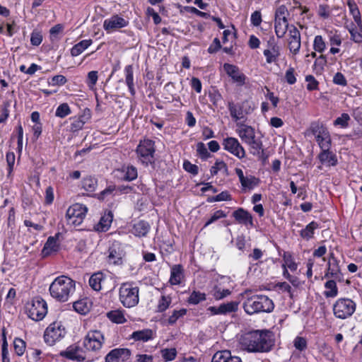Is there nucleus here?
<instances>
[{"label": "nucleus", "mask_w": 362, "mask_h": 362, "mask_svg": "<svg viewBox=\"0 0 362 362\" xmlns=\"http://www.w3.org/2000/svg\"><path fill=\"white\" fill-rule=\"evenodd\" d=\"M223 69L228 76L232 78L233 82L238 86H242L245 83L246 76L237 66L226 63L223 64Z\"/></svg>", "instance_id": "17"}, {"label": "nucleus", "mask_w": 362, "mask_h": 362, "mask_svg": "<svg viewBox=\"0 0 362 362\" xmlns=\"http://www.w3.org/2000/svg\"><path fill=\"white\" fill-rule=\"evenodd\" d=\"M117 191V187L115 185H110L107 186L104 190L101 191L98 194V199L100 200H104L106 197L109 195H114V192Z\"/></svg>", "instance_id": "59"}, {"label": "nucleus", "mask_w": 362, "mask_h": 362, "mask_svg": "<svg viewBox=\"0 0 362 362\" xmlns=\"http://www.w3.org/2000/svg\"><path fill=\"white\" fill-rule=\"evenodd\" d=\"M317 158L322 165L328 167L336 166L338 163L336 154L331 151L330 149L321 151Z\"/></svg>", "instance_id": "21"}, {"label": "nucleus", "mask_w": 362, "mask_h": 362, "mask_svg": "<svg viewBox=\"0 0 362 362\" xmlns=\"http://www.w3.org/2000/svg\"><path fill=\"white\" fill-rule=\"evenodd\" d=\"M340 268L339 266V262L335 261V263L330 262L328 264L327 272L325 274V278L329 279L335 275H340Z\"/></svg>", "instance_id": "42"}, {"label": "nucleus", "mask_w": 362, "mask_h": 362, "mask_svg": "<svg viewBox=\"0 0 362 362\" xmlns=\"http://www.w3.org/2000/svg\"><path fill=\"white\" fill-rule=\"evenodd\" d=\"M350 116L347 113H342L340 117H337L334 121V126H340L342 128H346L349 126V121Z\"/></svg>", "instance_id": "53"}, {"label": "nucleus", "mask_w": 362, "mask_h": 362, "mask_svg": "<svg viewBox=\"0 0 362 362\" xmlns=\"http://www.w3.org/2000/svg\"><path fill=\"white\" fill-rule=\"evenodd\" d=\"M92 40H83L76 44L71 49V55L76 57L81 54L85 49H86L91 44Z\"/></svg>", "instance_id": "31"}, {"label": "nucleus", "mask_w": 362, "mask_h": 362, "mask_svg": "<svg viewBox=\"0 0 362 362\" xmlns=\"http://www.w3.org/2000/svg\"><path fill=\"white\" fill-rule=\"evenodd\" d=\"M81 185L86 191L93 192L97 187L98 180L95 177L87 176L83 179Z\"/></svg>", "instance_id": "37"}, {"label": "nucleus", "mask_w": 362, "mask_h": 362, "mask_svg": "<svg viewBox=\"0 0 362 362\" xmlns=\"http://www.w3.org/2000/svg\"><path fill=\"white\" fill-rule=\"evenodd\" d=\"M260 182V180L254 175H250L245 177L244 182H241V186L243 191L247 189L251 190L255 187L258 186Z\"/></svg>", "instance_id": "32"}, {"label": "nucleus", "mask_w": 362, "mask_h": 362, "mask_svg": "<svg viewBox=\"0 0 362 362\" xmlns=\"http://www.w3.org/2000/svg\"><path fill=\"white\" fill-rule=\"evenodd\" d=\"M347 6L349 13L353 16L355 23H361V17L359 8L354 0H347Z\"/></svg>", "instance_id": "35"}, {"label": "nucleus", "mask_w": 362, "mask_h": 362, "mask_svg": "<svg viewBox=\"0 0 362 362\" xmlns=\"http://www.w3.org/2000/svg\"><path fill=\"white\" fill-rule=\"evenodd\" d=\"M63 30L64 27L62 24H56L54 27H52L49 30L51 41L53 42L59 39V35L62 34Z\"/></svg>", "instance_id": "52"}, {"label": "nucleus", "mask_w": 362, "mask_h": 362, "mask_svg": "<svg viewBox=\"0 0 362 362\" xmlns=\"http://www.w3.org/2000/svg\"><path fill=\"white\" fill-rule=\"evenodd\" d=\"M125 82L132 96H134L136 90L134 84V71L132 65H127L124 68Z\"/></svg>", "instance_id": "29"}, {"label": "nucleus", "mask_w": 362, "mask_h": 362, "mask_svg": "<svg viewBox=\"0 0 362 362\" xmlns=\"http://www.w3.org/2000/svg\"><path fill=\"white\" fill-rule=\"evenodd\" d=\"M139 288L133 283H123L119 291V300L126 308H132L139 303Z\"/></svg>", "instance_id": "4"}, {"label": "nucleus", "mask_w": 362, "mask_h": 362, "mask_svg": "<svg viewBox=\"0 0 362 362\" xmlns=\"http://www.w3.org/2000/svg\"><path fill=\"white\" fill-rule=\"evenodd\" d=\"M83 354V351L82 348L74 344L68 346L66 350L62 351L59 353V356L71 361L82 362L86 359Z\"/></svg>", "instance_id": "16"}, {"label": "nucleus", "mask_w": 362, "mask_h": 362, "mask_svg": "<svg viewBox=\"0 0 362 362\" xmlns=\"http://www.w3.org/2000/svg\"><path fill=\"white\" fill-rule=\"evenodd\" d=\"M325 287L327 289L324 292V296L326 298H334L337 296L338 288L334 280H328L325 283Z\"/></svg>", "instance_id": "36"}, {"label": "nucleus", "mask_w": 362, "mask_h": 362, "mask_svg": "<svg viewBox=\"0 0 362 362\" xmlns=\"http://www.w3.org/2000/svg\"><path fill=\"white\" fill-rule=\"evenodd\" d=\"M233 217L240 223L245 226H254L252 216L245 209L238 208L232 214Z\"/></svg>", "instance_id": "20"}, {"label": "nucleus", "mask_w": 362, "mask_h": 362, "mask_svg": "<svg viewBox=\"0 0 362 362\" xmlns=\"http://www.w3.org/2000/svg\"><path fill=\"white\" fill-rule=\"evenodd\" d=\"M209 98L212 104L217 107L218 103L222 100L223 97L218 89H213L209 93Z\"/></svg>", "instance_id": "56"}, {"label": "nucleus", "mask_w": 362, "mask_h": 362, "mask_svg": "<svg viewBox=\"0 0 362 362\" xmlns=\"http://www.w3.org/2000/svg\"><path fill=\"white\" fill-rule=\"evenodd\" d=\"M58 235L59 234H57L54 237L50 236L48 238L42 250L43 257H47L52 253L58 252L59 250V245L57 240Z\"/></svg>", "instance_id": "22"}, {"label": "nucleus", "mask_w": 362, "mask_h": 362, "mask_svg": "<svg viewBox=\"0 0 362 362\" xmlns=\"http://www.w3.org/2000/svg\"><path fill=\"white\" fill-rule=\"evenodd\" d=\"M131 356V351L126 348L111 350L105 357V362H125Z\"/></svg>", "instance_id": "15"}, {"label": "nucleus", "mask_w": 362, "mask_h": 362, "mask_svg": "<svg viewBox=\"0 0 362 362\" xmlns=\"http://www.w3.org/2000/svg\"><path fill=\"white\" fill-rule=\"evenodd\" d=\"M187 310L185 308H182L179 310H175L173 312V314L169 317L168 320V323L170 325H173L176 323L177 320L185 316L187 314Z\"/></svg>", "instance_id": "47"}, {"label": "nucleus", "mask_w": 362, "mask_h": 362, "mask_svg": "<svg viewBox=\"0 0 362 362\" xmlns=\"http://www.w3.org/2000/svg\"><path fill=\"white\" fill-rule=\"evenodd\" d=\"M160 352L165 362L173 361L177 356V350L175 348L163 349Z\"/></svg>", "instance_id": "46"}, {"label": "nucleus", "mask_w": 362, "mask_h": 362, "mask_svg": "<svg viewBox=\"0 0 362 362\" xmlns=\"http://www.w3.org/2000/svg\"><path fill=\"white\" fill-rule=\"evenodd\" d=\"M351 39L356 43L362 42V24H348Z\"/></svg>", "instance_id": "28"}, {"label": "nucleus", "mask_w": 362, "mask_h": 362, "mask_svg": "<svg viewBox=\"0 0 362 362\" xmlns=\"http://www.w3.org/2000/svg\"><path fill=\"white\" fill-rule=\"evenodd\" d=\"M289 15L288 8L284 5L279 6L275 11V23H287V16Z\"/></svg>", "instance_id": "39"}, {"label": "nucleus", "mask_w": 362, "mask_h": 362, "mask_svg": "<svg viewBox=\"0 0 362 362\" xmlns=\"http://www.w3.org/2000/svg\"><path fill=\"white\" fill-rule=\"evenodd\" d=\"M243 345L249 352H269L274 346V338L272 332L255 330L245 335Z\"/></svg>", "instance_id": "1"}, {"label": "nucleus", "mask_w": 362, "mask_h": 362, "mask_svg": "<svg viewBox=\"0 0 362 362\" xmlns=\"http://www.w3.org/2000/svg\"><path fill=\"white\" fill-rule=\"evenodd\" d=\"M206 299V294L204 293L193 291L188 297L187 302L190 305H197Z\"/></svg>", "instance_id": "38"}, {"label": "nucleus", "mask_w": 362, "mask_h": 362, "mask_svg": "<svg viewBox=\"0 0 362 362\" xmlns=\"http://www.w3.org/2000/svg\"><path fill=\"white\" fill-rule=\"evenodd\" d=\"M284 271H283V276L285 279H286L289 282L295 287H298L300 284L299 279L296 276H292L289 274L288 272V269L286 268V266L285 264L282 265Z\"/></svg>", "instance_id": "55"}, {"label": "nucleus", "mask_w": 362, "mask_h": 362, "mask_svg": "<svg viewBox=\"0 0 362 362\" xmlns=\"http://www.w3.org/2000/svg\"><path fill=\"white\" fill-rule=\"evenodd\" d=\"M236 125L238 127L237 133L245 143L248 144L255 139V129L251 126L242 122H237Z\"/></svg>", "instance_id": "19"}, {"label": "nucleus", "mask_w": 362, "mask_h": 362, "mask_svg": "<svg viewBox=\"0 0 362 362\" xmlns=\"http://www.w3.org/2000/svg\"><path fill=\"white\" fill-rule=\"evenodd\" d=\"M183 268L181 264H175L171 268L170 283L172 285H179L184 276Z\"/></svg>", "instance_id": "25"}, {"label": "nucleus", "mask_w": 362, "mask_h": 362, "mask_svg": "<svg viewBox=\"0 0 362 362\" xmlns=\"http://www.w3.org/2000/svg\"><path fill=\"white\" fill-rule=\"evenodd\" d=\"M224 170L226 173L228 172V166L226 163L223 160H216L214 165L210 169V173L211 176H214L218 174V171Z\"/></svg>", "instance_id": "48"}, {"label": "nucleus", "mask_w": 362, "mask_h": 362, "mask_svg": "<svg viewBox=\"0 0 362 362\" xmlns=\"http://www.w3.org/2000/svg\"><path fill=\"white\" fill-rule=\"evenodd\" d=\"M264 55L266 57L267 62L271 64L276 62L279 55V50L274 47L272 49L264 50Z\"/></svg>", "instance_id": "49"}, {"label": "nucleus", "mask_w": 362, "mask_h": 362, "mask_svg": "<svg viewBox=\"0 0 362 362\" xmlns=\"http://www.w3.org/2000/svg\"><path fill=\"white\" fill-rule=\"evenodd\" d=\"M319 228V224L315 221H312L308 224L305 228L300 231V235L302 238L309 240L313 238L315 230Z\"/></svg>", "instance_id": "30"}, {"label": "nucleus", "mask_w": 362, "mask_h": 362, "mask_svg": "<svg viewBox=\"0 0 362 362\" xmlns=\"http://www.w3.org/2000/svg\"><path fill=\"white\" fill-rule=\"evenodd\" d=\"M76 282L71 278L62 275L57 277L49 286L51 296L59 302H66L75 292Z\"/></svg>", "instance_id": "2"}, {"label": "nucleus", "mask_w": 362, "mask_h": 362, "mask_svg": "<svg viewBox=\"0 0 362 362\" xmlns=\"http://www.w3.org/2000/svg\"><path fill=\"white\" fill-rule=\"evenodd\" d=\"M90 118L91 111L89 108L86 107L81 115L69 118L70 131L74 133L81 130L84 124L87 123Z\"/></svg>", "instance_id": "13"}, {"label": "nucleus", "mask_w": 362, "mask_h": 362, "mask_svg": "<svg viewBox=\"0 0 362 362\" xmlns=\"http://www.w3.org/2000/svg\"><path fill=\"white\" fill-rule=\"evenodd\" d=\"M248 145L251 148V153H252L254 156H257V154L262 153L263 145L260 140L255 139L250 143H249Z\"/></svg>", "instance_id": "50"}, {"label": "nucleus", "mask_w": 362, "mask_h": 362, "mask_svg": "<svg viewBox=\"0 0 362 362\" xmlns=\"http://www.w3.org/2000/svg\"><path fill=\"white\" fill-rule=\"evenodd\" d=\"M223 148L234 155L235 156L243 158L245 156V151L243 147L236 138L227 137L223 141Z\"/></svg>", "instance_id": "14"}, {"label": "nucleus", "mask_w": 362, "mask_h": 362, "mask_svg": "<svg viewBox=\"0 0 362 362\" xmlns=\"http://www.w3.org/2000/svg\"><path fill=\"white\" fill-rule=\"evenodd\" d=\"M228 108L232 119L238 122L243 119L245 115L251 114L255 110V105L252 101L248 100H245L238 103L228 101Z\"/></svg>", "instance_id": "7"}, {"label": "nucleus", "mask_w": 362, "mask_h": 362, "mask_svg": "<svg viewBox=\"0 0 362 362\" xmlns=\"http://www.w3.org/2000/svg\"><path fill=\"white\" fill-rule=\"evenodd\" d=\"M324 134L325 136L323 134L315 138L316 141L322 151L330 149L332 145V139L329 131L327 130Z\"/></svg>", "instance_id": "34"}, {"label": "nucleus", "mask_w": 362, "mask_h": 362, "mask_svg": "<svg viewBox=\"0 0 362 362\" xmlns=\"http://www.w3.org/2000/svg\"><path fill=\"white\" fill-rule=\"evenodd\" d=\"M107 317L110 321L117 324H122L127 321L122 312L118 310L108 312Z\"/></svg>", "instance_id": "40"}, {"label": "nucleus", "mask_w": 362, "mask_h": 362, "mask_svg": "<svg viewBox=\"0 0 362 362\" xmlns=\"http://www.w3.org/2000/svg\"><path fill=\"white\" fill-rule=\"evenodd\" d=\"M106 276L103 272H95L89 279V286L93 290L100 291L103 288Z\"/></svg>", "instance_id": "23"}, {"label": "nucleus", "mask_w": 362, "mask_h": 362, "mask_svg": "<svg viewBox=\"0 0 362 362\" xmlns=\"http://www.w3.org/2000/svg\"><path fill=\"white\" fill-rule=\"evenodd\" d=\"M294 347L300 351H303L307 348V340L303 337H296L293 341Z\"/></svg>", "instance_id": "58"}, {"label": "nucleus", "mask_w": 362, "mask_h": 362, "mask_svg": "<svg viewBox=\"0 0 362 362\" xmlns=\"http://www.w3.org/2000/svg\"><path fill=\"white\" fill-rule=\"evenodd\" d=\"M305 81L308 82L307 89L308 90H314L318 89V81L312 75L305 76Z\"/></svg>", "instance_id": "64"}, {"label": "nucleus", "mask_w": 362, "mask_h": 362, "mask_svg": "<svg viewBox=\"0 0 362 362\" xmlns=\"http://www.w3.org/2000/svg\"><path fill=\"white\" fill-rule=\"evenodd\" d=\"M226 217V213L222 210H217L214 213V214L211 216V218L205 223L204 228L207 227L210 224L216 221L217 220Z\"/></svg>", "instance_id": "60"}, {"label": "nucleus", "mask_w": 362, "mask_h": 362, "mask_svg": "<svg viewBox=\"0 0 362 362\" xmlns=\"http://www.w3.org/2000/svg\"><path fill=\"white\" fill-rule=\"evenodd\" d=\"M356 305L350 298H339L333 305L334 316L339 319H346L351 317L356 310Z\"/></svg>", "instance_id": "8"}, {"label": "nucleus", "mask_w": 362, "mask_h": 362, "mask_svg": "<svg viewBox=\"0 0 362 362\" xmlns=\"http://www.w3.org/2000/svg\"><path fill=\"white\" fill-rule=\"evenodd\" d=\"M136 154L140 160L148 165L154 163V154L156 152L155 142L149 139L141 140L136 149Z\"/></svg>", "instance_id": "6"}, {"label": "nucleus", "mask_w": 362, "mask_h": 362, "mask_svg": "<svg viewBox=\"0 0 362 362\" xmlns=\"http://www.w3.org/2000/svg\"><path fill=\"white\" fill-rule=\"evenodd\" d=\"M239 302L230 301L226 303H222L218 307L210 306L208 310L210 311L213 315H227L231 313H235L238 310Z\"/></svg>", "instance_id": "18"}, {"label": "nucleus", "mask_w": 362, "mask_h": 362, "mask_svg": "<svg viewBox=\"0 0 362 362\" xmlns=\"http://www.w3.org/2000/svg\"><path fill=\"white\" fill-rule=\"evenodd\" d=\"M107 261L110 264L121 265L123 263V257L125 256V251L122 244L114 240L108 248Z\"/></svg>", "instance_id": "12"}, {"label": "nucleus", "mask_w": 362, "mask_h": 362, "mask_svg": "<svg viewBox=\"0 0 362 362\" xmlns=\"http://www.w3.org/2000/svg\"><path fill=\"white\" fill-rule=\"evenodd\" d=\"M230 351H222L216 352L212 357L211 362H224L226 357L230 354Z\"/></svg>", "instance_id": "62"}, {"label": "nucleus", "mask_w": 362, "mask_h": 362, "mask_svg": "<svg viewBox=\"0 0 362 362\" xmlns=\"http://www.w3.org/2000/svg\"><path fill=\"white\" fill-rule=\"evenodd\" d=\"M121 173H124L122 179L124 181H132L137 177V169L133 165L124 166Z\"/></svg>", "instance_id": "33"}, {"label": "nucleus", "mask_w": 362, "mask_h": 362, "mask_svg": "<svg viewBox=\"0 0 362 362\" xmlns=\"http://www.w3.org/2000/svg\"><path fill=\"white\" fill-rule=\"evenodd\" d=\"M71 113V109L66 103L60 104L56 110L55 116L59 118H64Z\"/></svg>", "instance_id": "43"}, {"label": "nucleus", "mask_w": 362, "mask_h": 362, "mask_svg": "<svg viewBox=\"0 0 362 362\" xmlns=\"http://www.w3.org/2000/svg\"><path fill=\"white\" fill-rule=\"evenodd\" d=\"M66 330L61 322H54L49 325L44 334L45 341L49 346L64 337Z\"/></svg>", "instance_id": "10"}, {"label": "nucleus", "mask_w": 362, "mask_h": 362, "mask_svg": "<svg viewBox=\"0 0 362 362\" xmlns=\"http://www.w3.org/2000/svg\"><path fill=\"white\" fill-rule=\"evenodd\" d=\"M73 308L78 313L81 315H85L89 311V307L85 300L74 302Z\"/></svg>", "instance_id": "44"}, {"label": "nucleus", "mask_w": 362, "mask_h": 362, "mask_svg": "<svg viewBox=\"0 0 362 362\" xmlns=\"http://www.w3.org/2000/svg\"><path fill=\"white\" fill-rule=\"evenodd\" d=\"M104 343V336L99 330H90L83 339V346L88 351L100 349Z\"/></svg>", "instance_id": "11"}, {"label": "nucleus", "mask_w": 362, "mask_h": 362, "mask_svg": "<svg viewBox=\"0 0 362 362\" xmlns=\"http://www.w3.org/2000/svg\"><path fill=\"white\" fill-rule=\"evenodd\" d=\"M197 152L199 157L202 160H206L211 157V154L208 151L205 144L202 142H199L197 144Z\"/></svg>", "instance_id": "45"}, {"label": "nucleus", "mask_w": 362, "mask_h": 362, "mask_svg": "<svg viewBox=\"0 0 362 362\" xmlns=\"http://www.w3.org/2000/svg\"><path fill=\"white\" fill-rule=\"evenodd\" d=\"M87 208L81 204H75L69 206L66 211L65 218L68 225L80 226L86 217Z\"/></svg>", "instance_id": "9"}, {"label": "nucleus", "mask_w": 362, "mask_h": 362, "mask_svg": "<svg viewBox=\"0 0 362 362\" xmlns=\"http://www.w3.org/2000/svg\"><path fill=\"white\" fill-rule=\"evenodd\" d=\"M25 308L28 317L35 321L42 320L47 313V303L40 296L28 303Z\"/></svg>", "instance_id": "5"}, {"label": "nucleus", "mask_w": 362, "mask_h": 362, "mask_svg": "<svg viewBox=\"0 0 362 362\" xmlns=\"http://www.w3.org/2000/svg\"><path fill=\"white\" fill-rule=\"evenodd\" d=\"M13 347L16 354L18 356H22L25 349V342L20 338H15L13 341Z\"/></svg>", "instance_id": "51"}, {"label": "nucleus", "mask_w": 362, "mask_h": 362, "mask_svg": "<svg viewBox=\"0 0 362 362\" xmlns=\"http://www.w3.org/2000/svg\"><path fill=\"white\" fill-rule=\"evenodd\" d=\"M153 331L151 329H144L134 332L129 339L135 341H142L144 342L148 341L153 339Z\"/></svg>", "instance_id": "24"}, {"label": "nucleus", "mask_w": 362, "mask_h": 362, "mask_svg": "<svg viewBox=\"0 0 362 362\" xmlns=\"http://www.w3.org/2000/svg\"><path fill=\"white\" fill-rule=\"evenodd\" d=\"M42 41V35L41 31L38 30H34L30 36V43L33 46H38Z\"/></svg>", "instance_id": "57"}, {"label": "nucleus", "mask_w": 362, "mask_h": 362, "mask_svg": "<svg viewBox=\"0 0 362 362\" xmlns=\"http://www.w3.org/2000/svg\"><path fill=\"white\" fill-rule=\"evenodd\" d=\"M243 307L245 312L251 315L259 313H272L274 309V303L265 295H254L246 298Z\"/></svg>", "instance_id": "3"}, {"label": "nucleus", "mask_w": 362, "mask_h": 362, "mask_svg": "<svg viewBox=\"0 0 362 362\" xmlns=\"http://www.w3.org/2000/svg\"><path fill=\"white\" fill-rule=\"evenodd\" d=\"M149 230L148 223L141 220L134 224L132 233L137 237H144L148 234Z\"/></svg>", "instance_id": "26"}, {"label": "nucleus", "mask_w": 362, "mask_h": 362, "mask_svg": "<svg viewBox=\"0 0 362 362\" xmlns=\"http://www.w3.org/2000/svg\"><path fill=\"white\" fill-rule=\"evenodd\" d=\"M171 303V298L169 296H162L158 301V311L160 313L166 310Z\"/></svg>", "instance_id": "54"}, {"label": "nucleus", "mask_w": 362, "mask_h": 362, "mask_svg": "<svg viewBox=\"0 0 362 362\" xmlns=\"http://www.w3.org/2000/svg\"><path fill=\"white\" fill-rule=\"evenodd\" d=\"M112 219L113 214L111 211H108L107 214H105V215L100 218L99 223L95 226V230L100 232L107 231L111 226Z\"/></svg>", "instance_id": "27"}, {"label": "nucleus", "mask_w": 362, "mask_h": 362, "mask_svg": "<svg viewBox=\"0 0 362 362\" xmlns=\"http://www.w3.org/2000/svg\"><path fill=\"white\" fill-rule=\"evenodd\" d=\"M310 130L316 138L319 137L320 135H325L324 133L328 129L323 124L315 122L311 123Z\"/></svg>", "instance_id": "41"}, {"label": "nucleus", "mask_w": 362, "mask_h": 362, "mask_svg": "<svg viewBox=\"0 0 362 362\" xmlns=\"http://www.w3.org/2000/svg\"><path fill=\"white\" fill-rule=\"evenodd\" d=\"M313 47L315 51L322 52L325 49V43L321 35L315 37Z\"/></svg>", "instance_id": "61"}, {"label": "nucleus", "mask_w": 362, "mask_h": 362, "mask_svg": "<svg viewBox=\"0 0 362 362\" xmlns=\"http://www.w3.org/2000/svg\"><path fill=\"white\" fill-rule=\"evenodd\" d=\"M183 168L185 171L196 175L199 173V168L197 165L191 163L189 160H185L183 163Z\"/></svg>", "instance_id": "63"}]
</instances>
